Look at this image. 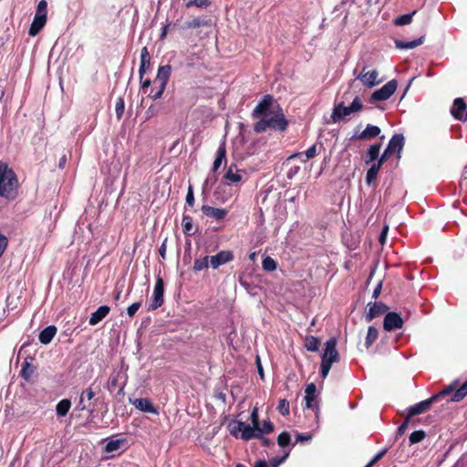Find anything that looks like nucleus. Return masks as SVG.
Returning <instances> with one entry per match:
<instances>
[{
    "label": "nucleus",
    "instance_id": "obj_1",
    "mask_svg": "<svg viewBox=\"0 0 467 467\" xmlns=\"http://www.w3.org/2000/svg\"><path fill=\"white\" fill-rule=\"evenodd\" d=\"M253 115L259 119L254 126V130L256 133L265 132L267 129L285 131L288 125L282 109L275 102L271 95L265 96L259 101L253 111Z\"/></svg>",
    "mask_w": 467,
    "mask_h": 467
},
{
    "label": "nucleus",
    "instance_id": "obj_2",
    "mask_svg": "<svg viewBox=\"0 0 467 467\" xmlns=\"http://www.w3.org/2000/svg\"><path fill=\"white\" fill-rule=\"evenodd\" d=\"M18 179L6 162L0 161V197L13 200L16 195Z\"/></svg>",
    "mask_w": 467,
    "mask_h": 467
},
{
    "label": "nucleus",
    "instance_id": "obj_3",
    "mask_svg": "<svg viewBox=\"0 0 467 467\" xmlns=\"http://www.w3.org/2000/svg\"><path fill=\"white\" fill-rule=\"evenodd\" d=\"M339 360V354L337 350V340L332 337L325 344V350L321 356L320 374L326 379L332 365Z\"/></svg>",
    "mask_w": 467,
    "mask_h": 467
},
{
    "label": "nucleus",
    "instance_id": "obj_4",
    "mask_svg": "<svg viewBox=\"0 0 467 467\" xmlns=\"http://www.w3.org/2000/svg\"><path fill=\"white\" fill-rule=\"evenodd\" d=\"M363 108V103L358 96H356L349 106H345L344 102H339L334 106L331 119L333 122H337L346 117L357 113Z\"/></svg>",
    "mask_w": 467,
    "mask_h": 467
},
{
    "label": "nucleus",
    "instance_id": "obj_5",
    "mask_svg": "<svg viewBox=\"0 0 467 467\" xmlns=\"http://www.w3.org/2000/svg\"><path fill=\"white\" fill-rule=\"evenodd\" d=\"M47 2L46 0H41L37 4L36 14L28 31V34L31 36H36L45 26L47 23Z\"/></svg>",
    "mask_w": 467,
    "mask_h": 467
},
{
    "label": "nucleus",
    "instance_id": "obj_6",
    "mask_svg": "<svg viewBox=\"0 0 467 467\" xmlns=\"http://www.w3.org/2000/svg\"><path fill=\"white\" fill-rule=\"evenodd\" d=\"M458 384V380L453 381L451 384L445 387L442 390L433 395L431 398H436V401H438L442 397H445L454 391L450 400L454 402L461 401L467 395V380L459 389H456Z\"/></svg>",
    "mask_w": 467,
    "mask_h": 467
},
{
    "label": "nucleus",
    "instance_id": "obj_7",
    "mask_svg": "<svg viewBox=\"0 0 467 467\" xmlns=\"http://www.w3.org/2000/svg\"><path fill=\"white\" fill-rule=\"evenodd\" d=\"M228 430L232 436L244 441H249L254 438L255 435L254 428L239 420H232L229 422Z\"/></svg>",
    "mask_w": 467,
    "mask_h": 467
},
{
    "label": "nucleus",
    "instance_id": "obj_8",
    "mask_svg": "<svg viewBox=\"0 0 467 467\" xmlns=\"http://www.w3.org/2000/svg\"><path fill=\"white\" fill-rule=\"evenodd\" d=\"M398 87V82L395 79L389 80L380 88L375 90L371 96V101H385L389 99L393 93L396 91Z\"/></svg>",
    "mask_w": 467,
    "mask_h": 467
},
{
    "label": "nucleus",
    "instance_id": "obj_9",
    "mask_svg": "<svg viewBox=\"0 0 467 467\" xmlns=\"http://www.w3.org/2000/svg\"><path fill=\"white\" fill-rule=\"evenodd\" d=\"M164 283L161 276L156 279L155 286L153 289V295L151 297V303L150 304L148 310H155L162 306L164 299Z\"/></svg>",
    "mask_w": 467,
    "mask_h": 467
},
{
    "label": "nucleus",
    "instance_id": "obj_10",
    "mask_svg": "<svg viewBox=\"0 0 467 467\" xmlns=\"http://www.w3.org/2000/svg\"><path fill=\"white\" fill-rule=\"evenodd\" d=\"M356 79L359 80L363 86L369 88L379 85L381 82V80L379 79V71L377 69H372L365 73H358L356 76Z\"/></svg>",
    "mask_w": 467,
    "mask_h": 467
},
{
    "label": "nucleus",
    "instance_id": "obj_11",
    "mask_svg": "<svg viewBox=\"0 0 467 467\" xmlns=\"http://www.w3.org/2000/svg\"><path fill=\"white\" fill-rule=\"evenodd\" d=\"M234 260V254L229 250H223L214 255L210 256V266L213 269L219 268Z\"/></svg>",
    "mask_w": 467,
    "mask_h": 467
},
{
    "label": "nucleus",
    "instance_id": "obj_12",
    "mask_svg": "<svg viewBox=\"0 0 467 467\" xmlns=\"http://www.w3.org/2000/svg\"><path fill=\"white\" fill-rule=\"evenodd\" d=\"M403 326V319L396 312H389L386 314L383 321V327L386 331H393L401 328Z\"/></svg>",
    "mask_w": 467,
    "mask_h": 467
},
{
    "label": "nucleus",
    "instance_id": "obj_13",
    "mask_svg": "<svg viewBox=\"0 0 467 467\" xmlns=\"http://www.w3.org/2000/svg\"><path fill=\"white\" fill-rule=\"evenodd\" d=\"M451 113L456 119L467 120V106L463 99L457 98L454 99Z\"/></svg>",
    "mask_w": 467,
    "mask_h": 467
},
{
    "label": "nucleus",
    "instance_id": "obj_14",
    "mask_svg": "<svg viewBox=\"0 0 467 467\" xmlns=\"http://www.w3.org/2000/svg\"><path fill=\"white\" fill-rule=\"evenodd\" d=\"M434 402H436V398L431 397L428 400H422L419 403L410 406V408H408V419H410L413 416L420 415L427 411Z\"/></svg>",
    "mask_w": 467,
    "mask_h": 467
},
{
    "label": "nucleus",
    "instance_id": "obj_15",
    "mask_svg": "<svg viewBox=\"0 0 467 467\" xmlns=\"http://www.w3.org/2000/svg\"><path fill=\"white\" fill-rule=\"evenodd\" d=\"M368 311L366 314L367 322H371L374 318L385 314L389 307L382 302L368 303Z\"/></svg>",
    "mask_w": 467,
    "mask_h": 467
},
{
    "label": "nucleus",
    "instance_id": "obj_16",
    "mask_svg": "<svg viewBox=\"0 0 467 467\" xmlns=\"http://www.w3.org/2000/svg\"><path fill=\"white\" fill-rule=\"evenodd\" d=\"M130 403L134 405L136 409L140 411L152 413L154 415L159 414L158 409L152 404V402L146 398H140L135 400H130Z\"/></svg>",
    "mask_w": 467,
    "mask_h": 467
},
{
    "label": "nucleus",
    "instance_id": "obj_17",
    "mask_svg": "<svg viewBox=\"0 0 467 467\" xmlns=\"http://www.w3.org/2000/svg\"><path fill=\"white\" fill-rule=\"evenodd\" d=\"M95 397V392L92 388L89 387L84 389L79 398V402L78 404L77 409L80 411L90 410L91 411L94 410V406H91V403H87L88 401H91Z\"/></svg>",
    "mask_w": 467,
    "mask_h": 467
},
{
    "label": "nucleus",
    "instance_id": "obj_18",
    "mask_svg": "<svg viewBox=\"0 0 467 467\" xmlns=\"http://www.w3.org/2000/svg\"><path fill=\"white\" fill-rule=\"evenodd\" d=\"M243 179L242 171L237 170L234 165H231L223 177L226 185H235L241 182Z\"/></svg>",
    "mask_w": 467,
    "mask_h": 467
},
{
    "label": "nucleus",
    "instance_id": "obj_19",
    "mask_svg": "<svg viewBox=\"0 0 467 467\" xmlns=\"http://www.w3.org/2000/svg\"><path fill=\"white\" fill-rule=\"evenodd\" d=\"M317 387L314 383H309L306 385L305 389V400H306V407L307 409H317Z\"/></svg>",
    "mask_w": 467,
    "mask_h": 467
},
{
    "label": "nucleus",
    "instance_id": "obj_20",
    "mask_svg": "<svg viewBox=\"0 0 467 467\" xmlns=\"http://www.w3.org/2000/svg\"><path fill=\"white\" fill-rule=\"evenodd\" d=\"M171 73V67L170 65L160 66L158 68L157 76L154 84L165 87L169 81Z\"/></svg>",
    "mask_w": 467,
    "mask_h": 467
},
{
    "label": "nucleus",
    "instance_id": "obj_21",
    "mask_svg": "<svg viewBox=\"0 0 467 467\" xmlns=\"http://www.w3.org/2000/svg\"><path fill=\"white\" fill-rule=\"evenodd\" d=\"M202 212L208 217L213 218L216 221L224 219L227 215L228 211L224 208H215L209 205H202Z\"/></svg>",
    "mask_w": 467,
    "mask_h": 467
},
{
    "label": "nucleus",
    "instance_id": "obj_22",
    "mask_svg": "<svg viewBox=\"0 0 467 467\" xmlns=\"http://www.w3.org/2000/svg\"><path fill=\"white\" fill-rule=\"evenodd\" d=\"M404 141L405 139L402 134L399 133L393 135L388 143L387 151H390L392 154L395 151L400 153L404 146Z\"/></svg>",
    "mask_w": 467,
    "mask_h": 467
},
{
    "label": "nucleus",
    "instance_id": "obj_23",
    "mask_svg": "<svg viewBox=\"0 0 467 467\" xmlns=\"http://www.w3.org/2000/svg\"><path fill=\"white\" fill-rule=\"evenodd\" d=\"M150 66V56L147 47H142L140 51V64L139 68L140 78H144L147 69Z\"/></svg>",
    "mask_w": 467,
    "mask_h": 467
},
{
    "label": "nucleus",
    "instance_id": "obj_24",
    "mask_svg": "<svg viewBox=\"0 0 467 467\" xmlns=\"http://www.w3.org/2000/svg\"><path fill=\"white\" fill-rule=\"evenodd\" d=\"M109 311L110 308L108 306H99L95 312L91 314L88 321L89 325L95 326L99 323L104 317L108 316Z\"/></svg>",
    "mask_w": 467,
    "mask_h": 467
},
{
    "label": "nucleus",
    "instance_id": "obj_25",
    "mask_svg": "<svg viewBox=\"0 0 467 467\" xmlns=\"http://www.w3.org/2000/svg\"><path fill=\"white\" fill-rule=\"evenodd\" d=\"M57 327L53 325L44 328L38 336V339L42 344H49L57 334Z\"/></svg>",
    "mask_w": 467,
    "mask_h": 467
},
{
    "label": "nucleus",
    "instance_id": "obj_26",
    "mask_svg": "<svg viewBox=\"0 0 467 467\" xmlns=\"http://www.w3.org/2000/svg\"><path fill=\"white\" fill-rule=\"evenodd\" d=\"M424 36H420L412 41H402L400 39L395 40V47L399 49H412L423 43Z\"/></svg>",
    "mask_w": 467,
    "mask_h": 467
},
{
    "label": "nucleus",
    "instance_id": "obj_27",
    "mask_svg": "<svg viewBox=\"0 0 467 467\" xmlns=\"http://www.w3.org/2000/svg\"><path fill=\"white\" fill-rule=\"evenodd\" d=\"M317 145H312L309 149H307L305 152H296L292 154L287 160L290 161L295 158H299L301 161L305 162L309 159H312L317 156Z\"/></svg>",
    "mask_w": 467,
    "mask_h": 467
},
{
    "label": "nucleus",
    "instance_id": "obj_28",
    "mask_svg": "<svg viewBox=\"0 0 467 467\" xmlns=\"http://www.w3.org/2000/svg\"><path fill=\"white\" fill-rule=\"evenodd\" d=\"M223 161H226V149L224 143L221 144L216 151V157L213 161L212 171L216 172Z\"/></svg>",
    "mask_w": 467,
    "mask_h": 467
},
{
    "label": "nucleus",
    "instance_id": "obj_29",
    "mask_svg": "<svg viewBox=\"0 0 467 467\" xmlns=\"http://www.w3.org/2000/svg\"><path fill=\"white\" fill-rule=\"evenodd\" d=\"M380 133V129L378 126L368 124L363 131L360 132L362 140H371Z\"/></svg>",
    "mask_w": 467,
    "mask_h": 467
},
{
    "label": "nucleus",
    "instance_id": "obj_30",
    "mask_svg": "<svg viewBox=\"0 0 467 467\" xmlns=\"http://www.w3.org/2000/svg\"><path fill=\"white\" fill-rule=\"evenodd\" d=\"M209 25H210V21L205 19L204 17H195L192 20L185 22L183 28L184 29L198 28V27L207 26Z\"/></svg>",
    "mask_w": 467,
    "mask_h": 467
},
{
    "label": "nucleus",
    "instance_id": "obj_31",
    "mask_svg": "<svg viewBox=\"0 0 467 467\" xmlns=\"http://www.w3.org/2000/svg\"><path fill=\"white\" fill-rule=\"evenodd\" d=\"M274 430V425L270 420H264L262 426L260 423L257 425V428H254V438H261V435L264 433H270Z\"/></svg>",
    "mask_w": 467,
    "mask_h": 467
},
{
    "label": "nucleus",
    "instance_id": "obj_32",
    "mask_svg": "<svg viewBox=\"0 0 467 467\" xmlns=\"http://www.w3.org/2000/svg\"><path fill=\"white\" fill-rule=\"evenodd\" d=\"M71 407V401L67 399L60 400L56 406V411L57 416L64 417L67 414Z\"/></svg>",
    "mask_w": 467,
    "mask_h": 467
},
{
    "label": "nucleus",
    "instance_id": "obj_33",
    "mask_svg": "<svg viewBox=\"0 0 467 467\" xmlns=\"http://www.w3.org/2000/svg\"><path fill=\"white\" fill-rule=\"evenodd\" d=\"M320 346V340L314 336H307L305 340V347L308 351H317Z\"/></svg>",
    "mask_w": 467,
    "mask_h": 467
},
{
    "label": "nucleus",
    "instance_id": "obj_34",
    "mask_svg": "<svg viewBox=\"0 0 467 467\" xmlns=\"http://www.w3.org/2000/svg\"><path fill=\"white\" fill-rule=\"evenodd\" d=\"M380 169V163H373L371 167L368 170L366 174V182L369 185L371 184L377 178L379 171Z\"/></svg>",
    "mask_w": 467,
    "mask_h": 467
},
{
    "label": "nucleus",
    "instance_id": "obj_35",
    "mask_svg": "<svg viewBox=\"0 0 467 467\" xmlns=\"http://www.w3.org/2000/svg\"><path fill=\"white\" fill-rule=\"evenodd\" d=\"M379 331L376 327L370 326L368 329V334L365 339V346L368 348L378 338Z\"/></svg>",
    "mask_w": 467,
    "mask_h": 467
},
{
    "label": "nucleus",
    "instance_id": "obj_36",
    "mask_svg": "<svg viewBox=\"0 0 467 467\" xmlns=\"http://www.w3.org/2000/svg\"><path fill=\"white\" fill-rule=\"evenodd\" d=\"M380 148H381L380 143H375V144L370 145V147L368 149V152H367L368 160L366 161V162L374 161L379 157Z\"/></svg>",
    "mask_w": 467,
    "mask_h": 467
},
{
    "label": "nucleus",
    "instance_id": "obj_37",
    "mask_svg": "<svg viewBox=\"0 0 467 467\" xmlns=\"http://www.w3.org/2000/svg\"><path fill=\"white\" fill-rule=\"evenodd\" d=\"M210 265V256L206 255L198 259H195L193 263L194 271H202L208 268Z\"/></svg>",
    "mask_w": 467,
    "mask_h": 467
},
{
    "label": "nucleus",
    "instance_id": "obj_38",
    "mask_svg": "<svg viewBox=\"0 0 467 467\" xmlns=\"http://www.w3.org/2000/svg\"><path fill=\"white\" fill-rule=\"evenodd\" d=\"M182 226L185 234L192 235L194 234L192 219L190 215H183Z\"/></svg>",
    "mask_w": 467,
    "mask_h": 467
},
{
    "label": "nucleus",
    "instance_id": "obj_39",
    "mask_svg": "<svg viewBox=\"0 0 467 467\" xmlns=\"http://www.w3.org/2000/svg\"><path fill=\"white\" fill-rule=\"evenodd\" d=\"M125 441V439H117L109 441L105 446L106 452H113L119 450L121 444H123Z\"/></svg>",
    "mask_w": 467,
    "mask_h": 467
},
{
    "label": "nucleus",
    "instance_id": "obj_40",
    "mask_svg": "<svg viewBox=\"0 0 467 467\" xmlns=\"http://www.w3.org/2000/svg\"><path fill=\"white\" fill-rule=\"evenodd\" d=\"M416 14V11H413L412 13H409V14H405V15H402V16H398L395 20H394V24L396 26H405V25H409L411 23L412 21V17L413 16Z\"/></svg>",
    "mask_w": 467,
    "mask_h": 467
},
{
    "label": "nucleus",
    "instance_id": "obj_41",
    "mask_svg": "<svg viewBox=\"0 0 467 467\" xmlns=\"http://www.w3.org/2000/svg\"><path fill=\"white\" fill-rule=\"evenodd\" d=\"M262 266L264 270L270 272L276 269V263L270 256H266L265 258L263 259Z\"/></svg>",
    "mask_w": 467,
    "mask_h": 467
},
{
    "label": "nucleus",
    "instance_id": "obj_42",
    "mask_svg": "<svg viewBox=\"0 0 467 467\" xmlns=\"http://www.w3.org/2000/svg\"><path fill=\"white\" fill-rule=\"evenodd\" d=\"M426 437V433L424 431H415L410 435V444H414L421 441Z\"/></svg>",
    "mask_w": 467,
    "mask_h": 467
},
{
    "label": "nucleus",
    "instance_id": "obj_43",
    "mask_svg": "<svg viewBox=\"0 0 467 467\" xmlns=\"http://www.w3.org/2000/svg\"><path fill=\"white\" fill-rule=\"evenodd\" d=\"M210 5V0H189L186 3L187 7L196 6L199 8H207Z\"/></svg>",
    "mask_w": 467,
    "mask_h": 467
},
{
    "label": "nucleus",
    "instance_id": "obj_44",
    "mask_svg": "<svg viewBox=\"0 0 467 467\" xmlns=\"http://www.w3.org/2000/svg\"><path fill=\"white\" fill-rule=\"evenodd\" d=\"M125 109V103L123 98L119 97L116 102L115 111L118 119H120L123 116Z\"/></svg>",
    "mask_w": 467,
    "mask_h": 467
},
{
    "label": "nucleus",
    "instance_id": "obj_45",
    "mask_svg": "<svg viewBox=\"0 0 467 467\" xmlns=\"http://www.w3.org/2000/svg\"><path fill=\"white\" fill-rule=\"evenodd\" d=\"M278 411L284 415L286 416L289 414V402L286 400H280L279 404L277 406Z\"/></svg>",
    "mask_w": 467,
    "mask_h": 467
},
{
    "label": "nucleus",
    "instance_id": "obj_46",
    "mask_svg": "<svg viewBox=\"0 0 467 467\" xmlns=\"http://www.w3.org/2000/svg\"><path fill=\"white\" fill-rule=\"evenodd\" d=\"M290 440H291L290 434L286 431H284L281 434H279V436L277 438V442H278L279 446L285 447L286 445L289 444Z\"/></svg>",
    "mask_w": 467,
    "mask_h": 467
},
{
    "label": "nucleus",
    "instance_id": "obj_47",
    "mask_svg": "<svg viewBox=\"0 0 467 467\" xmlns=\"http://www.w3.org/2000/svg\"><path fill=\"white\" fill-rule=\"evenodd\" d=\"M165 88H166L165 87L158 86L157 90H155V88H152L148 96L150 97L154 100L159 99L161 98Z\"/></svg>",
    "mask_w": 467,
    "mask_h": 467
},
{
    "label": "nucleus",
    "instance_id": "obj_48",
    "mask_svg": "<svg viewBox=\"0 0 467 467\" xmlns=\"http://www.w3.org/2000/svg\"><path fill=\"white\" fill-rule=\"evenodd\" d=\"M368 67V61L360 60V61H358L356 68L354 69L353 75L357 76L358 74V70H359V73H365V72H367L366 69Z\"/></svg>",
    "mask_w": 467,
    "mask_h": 467
},
{
    "label": "nucleus",
    "instance_id": "obj_49",
    "mask_svg": "<svg viewBox=\"0 0 467 467\" xmlns=\"http://www.w3.org/2000/svg\"><path fill=\"white\" fill-rule=\"evenodd\" d=\"M33 372V369L28 362H25L22 367L21 376L25 379H28Z\"/></svg>",
    "mask_w": 467,
    "mask_h": 467
},
{
    "label": "nucleus",
    "instance_id": "obj_50",
    "mask_svg": "<svg viewBox=\"0 0 467 467\" xmlns=\"http://www.w3.org/2000/svg\"><path fill=\"white\" fill-rule=\"evenodd\" d=\"M289 455V452H286L284 456L282 457H275V458H272L270 461H269V463L272 467H278L281 463H283L285 459L288 457Z\"/></svg>",
    "mask_w": 467,
    "mask_h": 467
},
{
    "label": "nucleus",
    "instance_id": "obj_51",
    "mask_svg": "<svg viewBox=\"0 0 467 467\" xmlns=\"http://www.w3.org/2000/svg\"><path fill=\"white\" fill-rule=\"evenodd\" d=\"M250 420H251V422H252V428H257V425L260 423L259 422V416H258V409L257 408H254V410H252L251 412V416H250Z\"/></svg>",
    "mask_w": 467,
    "mask_h": 467
},
{
    "label": "nucleus",
    "instance_id": "obj_52",
    "mask_svg": "<svg viewBox=\"0 0 467 467\" xmlns=\"http://www.w3.org/2000/svg\"><path fill=\"white\" fill-rule=\"evenodd\" d=\"M217 182V176L215 174V172H213V171L208 174L205 182H204V186L207 187V186H210L212 187L213 185H214V183Z\"/></svg>",
    "mask_w": 467,
    "mask_h": 467
},
{
    "label": "nucleus",
    "instance_id": "obj_53",
    "mask_svg": "<svg viewBox=\"0 0 467 467\" xmlns=\"http://www.w3.org/2000/svg\"><path fill=\"white\" fill-rule=\"evenodd\" d=\"M186 203L192 207L194 204V194H193V189L192 186L190 185L188 187L187 194H186Z\"/></svg>",
    "mask_w": 467,
    "mask_h": 467
},
{
    "label": "nucleus",
    "instance_id": "obj_54",
    "mask_svg": "<svg viewBox=\"0 0 467 467\" xmlns=\"http://www.w3.org/2000/svg\"><path fill=\"white\" fill-rule=\"evenodd\" d=\"M140 306H141V302H135L132 305H130L127 309V313H128L129 317H133L137 313V311L139 310Z\"/></svg>",
    "mask_w": 467,
    "mask_h": 467
},
{
    "label": "nucleus",
    "instance_id": "obj_55",
    "mask_svg": "<svg viewBox=\"0 0 467 467\" xmlns=\"http://www.w3.org/2000/svg\"><path fill=\"white\" fill-rule=\"evenodd\" d=\"M388 451V449H383L379 451L368 463L370 467H372L376 462H378Z\"/></svg>",
    "mask_w": 467,
    "mask_h": 467
},
{
    "label": "nucleus",
    "instance_id": "obj_56",
    "mask_svg": "<svg viewBox=\"0 0 467 467\" xmlns=\"http://www.w3.org/2000/svg\"><path fill=\"white\" fill-rule=\"evenodd\" d=\"M140 89L143 93H147L148 92V88L150 87L151 85V81L150 79L149 78H146L144 79L143 78H140Z\"/></svg>",
    "mask_w": 467,
    "mask_h": 467
},
{
    "label": "nucleus",
    "instance_id": "obj_57",
    "mask_svg": "<svg viewBox=\"0 0 467 467\" xmlns=\"http://www.w3.org/2000/svg\"><path fill=\"white\" fill-rule=\"evenodd\" d=\"M409 420L410 419H408V417L406 416L405 421L400 426H399L397 430V436H401L405 432L409 424Z\"/></svg>",
    "mask_w": 467,
    "mask_h": 467
},
{
    "label": "nucleus",
    "instance_id": "obj_58",
    "mask_svg": "<svg viewBox=\"0 0 467 467\" xmlns=\"http://www.w3.org/2000/svg\"><path fill=\"white\" fill-rule=\"evenodd\" d=\"M311 439H312V435L304 434V433H299L296 435V441L303 442V441H310Z\"/></svg>",
    "mask_w": 467,
    "mask_h": 467
},
{
    "label": "nucleus",
    "instance_id": "obj_59",
    "mask_svg": "<svg viewBox=\"0 0 467 467\" xmlns=\"http://www.w3.org/2000/svg\"><path fill=\"white\" fill-rule=\"evenodd\" d=\"M392 153L390 151H387V148L383 151L382 155L380 156L379 161L377 163H380V166L382 163L390 156Z\"/></svg>",
    "mask_w": 467,
    "mask_h": 467
},
{
    "label": "nucleus",
    "instance_id": "obj_60",
    "mask_svg": "<svg viewBox=\"0 0 467 467\" xmlns=\"http://www.w3.org/2000/svg\"><path fill=\"white\" fill-rule=\"evenodd\" d=\"M299 166L290 168V170L287 172V178L292 179L299 171Z\"/></svg>",
    "mask_w": 467,
    "mask_h": 467
},
{
    "label": "nucleus",
    "instance_id": "obj_61",
    "mask_svg": "<svg viewBox=\"0 0 467 467\" xmlns=\"http://www.w3.org/2000/svg\"><path fill=\"white\" fill-rule=\"evenodd\" d=\"M388 230H389V227H388V226H385V227L382 229L381 233H380V235H379V242H380L381 244H384V242H385V239H386V236H387Z\"/></svg>",
    "mask_w": 467,
    "mask_h": 467
},
{
    "label": "nucleus",
    "instance_id": "obj_62",
    "mask_svg": "<svg viewBox=\"0 0 467 467\" xmlns=\"http://www.w3.org/2000/svg\"><path fill=\"white\" fill-rule=\"evenodd\" d=\"M381 291V283L378 284V285L374 288L372 297L377 298Z\"/></svg>",
    "mask_w": 467,
    "mask_h": 467
},
{
    "label": "nucleus",
    "instance_id": "obj_63",
    "mask_svg": "<svg viewBox=\"0 0 467 467\" xmlns=\"http://www.w3.org/2000/svg\"><path fill=\"white\" fill-rule=\"evenodd\" d=\"M168 28H169V25H164L162 26V30H161V33L160 35V39L161 40H163L166 37V36L168 34Z\"/></svg>",
    "mask_w": 467,
    "mask_h": 467
},
{
    "label": "nucleus",
    "instance_id": "obj_64",
    "mask_svg": "<svg viewBox=\"0 0 467 467\" xmlns=\"http://www.w3.org/2000/svg\"><path fill=\"white\" fill-rule=\"evenodd\" d=\"M159 254H160V255H161L162 258H164V257H165V254H166V245H165V243H163V244L161 245V247H160V249H159Z\"/></svg>",
    "mask_w": 467,
    "mask_h": 467
}]
</instances>
